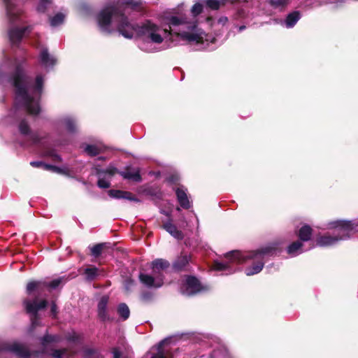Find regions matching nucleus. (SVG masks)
<instances>
[{
  "mask_svg": "<svg viewBox=\"0 0 358 358\" xmlns=\"http://www.w3.org/2000/svg\"><path fill=\"white\" fill-rule=\"evenodd\" d=\"M31 80L32 78L27 74L23 62H15L13 69L8 74V82L14 87L16 96L22 100L28 113L38 115L41 112L39 101H35L29 93Z\"/></svg>",
  "mask_w": 358,
  "mask_h": 358,
  "instance_id": "1",
  "label": "nucleus"
},
{
  "mask_svg": "<svg viewBox=\"0 0 358 358\" xmlns=\"http://www.w3.org/2000/svg\"><path fill=\"white\" fill-rule=\"evenodd\" d=\"M117 21L118 31L127 38H131L134 31H136L139 36H147L155 43H161L163 41V38L157 33L159 27L150 20H146L141 25L134 26L129 22L124 13L122 12Z\"/></svg>",
  "mask_w": 358,
  "mask_h": 358,
  "instance_id": "2",
  "label": "nucleus"
},
{
  "mask_svg": "<svg viewBox=\"0 0 358 358\" xmlns=\"http://www.w3.org/2000/svg\"><path fill=\"white\" fill-rule=\"evenodd\" d=\"M329 229H336L339 228L343 230L344 232L348 233L353 230L354 224L351 221L348 220H336L334 222H331L328 224ZM349 238L348 234H343L342 236H330L328 234H325L324 236H321L318 237L316 240L317 245L321 247L330 246L338 241L343 239H346Z\"/></svg>",
  "mask_w": 358,
  "mask_h": 358,
  "instance_id": "3",
  "label": "nucleus"
},
{
  "mask_svg": "<svg viewBox=\"0 0 358 358\" xmlns=\"http://www.w3.org/2000/svg\"><path fill=\"white\" fill-rule=\"evenodd\" d=\"M123 10L120 7L110 5L101 9L96 15V22L101 31L106 34H110V25L112 20L114 18L118 20Z\"/></svg>",
  "mask_w": 358,
  "mask_h": 358,
  "instance_id": "4",
  "label": "nucleus"
},
{
  "mask_svg": "<svg viewBox=\"0 0 358 358\" xmlns=\"http://www.w3.org/2000/svg\"><path fill=\"white\" fill-rule=\"evenodd\" d=\"M278 248L274 245L266 246L257 250L251 251L248 254H245L238 250H233L226 254V257L230 261L238 264L245 263L248 259H254L257 256L273 255L276 254Z\"/></svg>",
  "mask_w": 358,
  "mask_h": 358,
  "instance_id": "5",
  "label": "nucleus"
},
{
  "mask_svg": "<svg viewBox=\"0 0 358 358\" xmlns=\"http://www.w3.org/2000/svg\"><path fill=\"white\" fill-rule=\"evenodd\" d=\"M66 280L67 278L62 276L54 279L50 282L45 280H31L27 285L26 292L28 295H31L35 292L39 295L45 289V288L48 287L52 289H55L58 287L62 282H66Z\"/></svg>",
  "mask_w": 358,
  "mask_h": 358,
  "instance_id": "6",
  "label": "nucleus"
},
{
  "mask_svg": "<svg viewBox=\"0 0 358 358\" xmlns=\"http://www.w3.org/2000/svg\"><path fill=\"white\" fill-rule=\"evenodd\" d=\"M48 301L43 299L39 302H37V298L36 297L34 301L24 300V305L25 306V310L27 313L31 315V327L36 328L39 325V315L38 310L44 309L48 306Z\"/></svg>",
  "mask_w": 358,
  "mask_h": 358,
  "instance_id": "7",
  "label": "nucleus"
},
{
  "mask_svg": "<svg viewBox=\"0 0 358 358\" xmlns=\"http://www.w3.org/2000/svg\"><path fill=\"white\" fill-rule=\"evenodd\" d=\"M6 351L15 354L19 358H30L31 352L24 345L19 343H3L0 345V353Z\"/></svg>",
  "mask_w": 358,
  "mask_h": 358,
  "instance_id": "8",
  "label": "nucleus"
},
{
  "mask_svg": "<svg viewBox=\"0 0 358 358\" xmlns=\"http://www.w3.org/2000/svg\"><path fill=\"white\" fill-rule=\"evenodd\" d=\"M186 294L188 296H193L206 290L200 280L194 275H185Z\"/></svg>",
  "mask_w": 358,
  "mask_h": 358,
  "instance_id": "9",
  "label": "nucleus"
},
{
  "mask_svg": "<svg viewBox=\"0 0 358 358\" xmlns=\"http://www.w3.org/2000/svg\"><path fill=\"white\" fill-rule=\"evenodd\" d=\"M139 281L145 287L148 288H159L164 284L163 278L157 274L150 275L147 273H141L138 275Z\"/></svg>",
  "mask_w": 358,
  "mask_h": 358,
  "instance_id": "10",
  "label": "nucleus"
},
{
  "mask_svg": "<svg viewBox=\"0 0 358 358\" xmlns=\"http://www.w3.org/2000/svg\"><path fill=\"white\" fill-rule=\"evenodd\" d=\"M192 256L188 255H183L181 253L176 260L173 262L172 267L175 271H189V262H191Z\"/></svg>",
  "mask_w": 358,
  "mask_h": 358,
  "instance_id": "11",
  "label": "nucleus"
},
{
  "mask_svg": "<svg viewBox=\"0 0 358 358\" xmlns=\"http://www.w3.org/2000/svg\"><path fill=\"white\" fill-rule=\"evenodd\" d=\"M109 301V296L107 295L102 296L97 305V314L99 320L105 322L106 321H113V319L110 317L108 310L107 306Z\"/></svg>",
  "mask_w": 358,
  "mask_h": 358,
  "instance_id": "12",
  "label": "nucleus"
},
{
  "mask_svg": "<svg viewBox=\"0 0 358 358\" xmlns=\"http://www.w3.org/2000/svg\"><path fill=\"white\" fill-rule=\"evenodd\" d=\"M103 269H100L94 265L90 264L83 270L82 274L85 276V281L93 282L103 275Z\"/></svg>",
  "mask_w": 358,
  "mask_h": 358,
  "instance_id": "13",
  "label": "nucleus"
},
{
  "mask_svg": "<svg viewBox=\"0 0 358 358\" xmlns=\"http://www.w3.org/2000/svg\"><path fill=\"white\" fill-rule=\"evenodd\" d=\"M170 266L169 261L164 259H156L152 262V270L154 275H160L164 278L162 271L166 270Z\"/></svg>",
  "mask_w": 358,
  "mask_h": 358,
  "instance_id": "14",
  "label": "nucleus"
},
{
  "mask_svg": "<svg viewBox=\"0 0 358 358\" xmlns=\"http://www.w3.org/2000/svg\"><path fill=\"white\" fill-rule=\"evenodd\" d=\"M8 37L12 45L18 46L24 36L20 27H15L8 30Z\"/></svg>",
  "mask_w": 358,
  "mask_h": 358,
  "instance_id": "15",
  "label": "nucleus"
},
{
  "mask_svg": "<svg viewBox=\"0 0 358 358\" xmlns=\"http://www.w3.org/2000/svg\"><path fill=\"white\" fill-rule=\"evenodd\" d=\"M313 229L308 224H304L298 231L296 235L301 242L310 241L313 236Z\"/></svg>",
  "mask_w": 358,
  "mask_h": 358,
  "instance_id": "16",
  "label": "nucleus"
},
{
  "mask_svg": "<svg viewBox=\"0 0 358 358\" xmlns=\"http://www.w3.org/2000/svg\"><path fill=\"white\" fill-rule=\"evenodd\" d=\"M163 229L178 240H182L184 238L182 232L171 221L164 223Z\"/></svg>",
  "mask_w": 358,
  "mask_h": 358,
  "instance_id": "17",
  "label": "nucleus"
},
{
  "mask_svg": "<svg viewBox=\"0 0 358 358\" xmlns=\"http://www.w3.org/2000/svg\"><path fill=\"white\" fill-rule=\"evenodd\" d=\"M183 40L189 42H196V43H203V37L197 33H189L187 31H180L177 34Z\"/></svg>",
  "mask_w": 358,
  "mask_h": 358,
  "instance_id": "18",
  "label": "nucleus"
},
{
  "mask_svg": "<svg viewBox=\"0 0 358 358\" xmlns=\"http://www.w3.org/2000/svg\"><path fill=\"white\" fill-rule=\"evenodd\" d=\"M168 343H169V338H165L157 344V352L152 355L151 358H168L169 357H171L172 355L168 351H165L164 349V345L167 344Z\"/></svg>",
  "mask_w": 358,
  "mask_h": 358,
  "instance_id": "19",
  "label": "nucleus"
},
{
  "mask_svg": "<svg viewBox=\"0 0 358 358\" xmlns=\"http://www.w3.org/2000/svg\"><path fill=\"white\" fill-rule=\"evenodd\" d=\"M176 194L180 206L184 209H189L190 203L186 192L180 188H177L176 189Z\"/></svg>",
  "mask_w": 358,
  "mask_h": 358,
  "instance_id": "20",
  "label": "nucleus"
},
{
  "mask_svg": "<svg viewBox=\"0 0 358 358\" xmlns=\"http://www.w3.org/2000/svg\"><path fill=\"white\" fill-rule=\"evenodd\" d=\"M264 266L263 258H261V259L254 262L251 266L246 268L245 273L248 276L259 273L264 268Z\"/></svg>",
  "mask_w": 358,
  "mask_h": 358,
  "instance_id": "21",
  "label": "nucleus"
},
{
  "mask_svg": "<svg viewBox=\"0 0 358 358\" xmlns=\"http://www.w3.org/2000/svg\"><path fill=\"white\" fill-rule=\"evenodd\" d=\"M40 60L41 62L45 65V66H54L56 64V59L51 57L48 52V50L47 48H43L41 51L40 54Z\"/></svg>",
  "mask_w": 358,
  "mask_h": 358,
  "instance_id": "22",
  "label": "nucleus"
},
{
  "mask_svg": "<svg viewBox=\"0 0 358 358\" xmlns=\"http://www.w3.org/2000/svg\"><path fill=\"white\" fill-rule=\"evenodd\" d=\"M131 167L127 166L124 171H120V175L124 179L132 180L135 182L141 181L142 178L138 171L130 172Z\"/></svg>",
  "mask_w": 358,
  "mask_h": 358,
  "instance_id": "23",
  "label": "nucleus"
},
{
  "mask_svg": "<svg viewBox=\"0 0 358 358\" xmlns=\"http://www.w3.org/2000/svg\"><path fill=\"white\" fill-rule=\"evenodd\" d=\"M118 2L129 6L134 10L139 11L143 8L142 0H118Z\"/></svg>",
  "mask_w": 358,
  "mask_h": 358,
  "instance_id": "24",
  "label": "nucleus"
},
{
  "mask_svg": "<svg viewBox=\"0 0 358 358\" xmlns=\"http://www.w3.org/2000/svg\"><path fill=\"white\" fill-rule=\"evenodd\" d=\"M231 0H206V6L213 10H218L220 6H225Z\"/></svg>",
  "mask_w": 358,
  "mask_h": 358,
  "instance_id": "25",
  "label": "nucleus"
},
{
  "mask_svg": "<svg viewBox=\"0 0 358 358\" xmlns=\"http://www.w3.org/2000/svg\"><path fill=\"white\" fill-rule=\"evenodd\" d=\"M300 19V13L299 11H293L289 13L286 17L285 23L287 27H294Z\"/></svg>",
  "mask_w": 358,
  "mask_h": 358,
  "instance_id": "26",
  "label": "nucleus"
},
{
  "mask_svg": "<svg viewBox=\"0 0 358 358\" xmlns=\"http://www.w3.org/2000/svg\"><path fill=\"white\" fill-rule=\"evenodd\" d=\"M117 311L120 317L123 320H126L129 317L130 310L128 306L126 303H122L119 304V306H117Z\"/></svg>",
  "mask_w": 358,
  "mask_h": 358,
  "instance_id": "27",
  "label": "nucleus"
},
{
  "mask_svg": "<svg viewBox=\"0 0 358 358\" xmlns=\"http://www.w3.org/2000/svg\"><path fill=\"white\" fill-rule=\"evenodd\" d=\"M303 245L300 241H294L287 247V252L290 255H296L301 250Z\"/></svg>",
  "mask_w": 358,
  "mask_h": 358,
  "instance_id": "28",
  "label": "nucleus"
},
{
  "mask_svg": "<svg viewBox=\"0 0 358 358\" xmlns=\"http://www.w3.org/2000/svg\"><path fill=\"white\" fill-rule=\"evenodd\" d=\"M44 80L41 75L36 76L35 78V84L34 85V90L38 94L39 99H41V94L43 90Z\"/></svg>",
  "mask_w": 358,
  "mask_h": 358,
  "instance_id": "29",
  "label": "nucleus"
},
{
  "mask_svg": "<svg viewBox=\"0 0 358 358\" xmlns=\"http://www.w3.org/2000/svg\"><path fill=\"white\" fill-rule=\"evenodd\" d=\"M107 248L106 243H97L91 248V255L97 258L99 257L102 251Z\"/></svg>",
  "mask_w": 358,
  "mask_h": 358,
  "instance_id": "30",
  "label": "nucleus"
},
{
  "mask_svg": "<svg viewBox=\"0 0 358 358\" xmlns=\"http://www.w3.org/2000/svg\"><path fill=\"white\" fill-rule=\"evenodd\" d=\"M20 133L23 136H28L31 134V128L26 120H22L18 125Z\"/></svg>",
  "mask_w": 358,
  "mask_h": 358,
  "instance_id": "31",
  "label": "nucleus"
},
{
  "mask_svg": "<svg viewBox=\"0 0 358 358\" xmlns=\"http://www.w3.org/2000/svg\"><path fill=\"white\" fill-rule=\"evenodd\" d=\"M52 2V0H39L38 4L36 7V11L38 13H46Z\"/></svg>",
  "mask_w": 358,
  "mask_h": 358,
  "instance_id": "32",
  "label": "nucleus"
},
{
  "mask_svg": "<svg viewBox=\"0 0 358 358\" xmlns=\"http://www.w3.org/2000/svg\"><path fill=\"white\" fill-rule=\"evenodd\" d=\"M6 12L9 20L11 23H15L18 21L20 14L18 12L15 13L13 11L8 2L6 5Z\"/></svg>",
  "mask_w": 358,
  "mask_h": 358,
  "instance_id": "33",
  "label": "nucleus"
},
{
  "mask_svg": "<svg viewBox=\"0 0 358 358\" xmlns=\"http://www.w3.org/2000/svg\"><path fill=\"white\" fill-rule=\"evenodd\" d=\"M58 341L57 336L45 334L41 339V343L43 347H46L49 343H56Z\"/></svg>",
  "mask_w": 358,
  "mask_h": 358,
  "instance_id": "34",
  "label": "nucleus"
},
{
  "mask_svg": "<svg viewBox=\"0 0 358 358\" xmlns=\"http://www.w3.org/2000/svg\"><path fill=\"white\" fill-rule=\"evenodd\" d=\"M64 20V15L62 13H58L52 17H50V25L52 27H57L63 23Z\"/></svg>",
  "mask_w": 358,
  "mask_h": 358,
  "instance_id": "35",
  "label": "nucleus"
},
{
  "mask_svg": "<svg viewBox=\"0 0 358 358\" xmlns=\"http://www.w3.org/2000/svg\"><path fill=\"white\" fill-rule=\"evenodd\" d=\"M85 151L91 157H95L101 152L100 149L95 145H87Z\"/></svg>",
  "mask_w": 358,
  "mask_h": 358,
  "instance_id": "36",
  "label": "nucleus"
},
{
  "mask_svg": "<svg viewBox=\"0 0 358 358\" xmlns=\"http://www.w3.org/2000/svg\"><path fill=\"white\" fill-rule=\"evenodd\" d=\"M288 3V0H268V3L273 8H284Z\"/></svg>",
  "mask_w": 358,
  "mask_h": 358,
  "instance_id": "37",
  "label": "nucleus"
},
{
  "mask_svg": "<svg viewBox=\"0 0 358 358\" xmlns=\"http://www.w3.org/2000/svg\"><path fill=\"white\" fill-rule=\"evenodd\" d=\"M45 138V136H42L39 132H33L29 134V138L33 144H40L41 141Z\"/></svg>",
  "mask_w": 358,
  "mask_h": 358,
  "instance_id": "38",
  "label": "nucleus"
},
{
  "mask_svg": "<svg viewBox=\"0 0 358 358\" xmlns=\"http://www.w3.org/2000/svg\"><path fill=\"white\" fill-rule=\"evenodd\" d=\"M203 6L201 3H196L193 5L191 9V13L194 17H196L203 12Z\"/></svg>",
  "mask_w": 358,
  "mask_h": 358,
  "instance_id": "39",
  "label": "nucleus"
},
{
  "mask_svg": "<svg viewBox=\"0 0 358 358\" xmlns=\"http://www.w3.org/2000/svg\"><path fill=\"white\" fill-rule=\"evenodd\" d=\"M65 125L67 131L70 133H75L77 130L76 124L72 119H66L65 120Z\"/></svg>",
  "mask_w": 358,
  "mask_h": 358,
  "instance_id": "40",
  "label": "nucleus"
},
{
  "mask_svg": "<svg viewBox=\"0 0 358 358\" xmlns=\"http://www.w3.org/2000/svg\"><path fill=\"white\" fill-rule=\"evenodd\" d=\"M108 195L114 199H120L123 196L122 194H125L124 190H120V189H110L108 192Z\"/></svg>",
  "mask_w": 358,
  "mask_h": 358,
  "instance_id": "41",
  "label": "nucleus"
},
{
  "mask_svg": "<svg viewBox=\"0 0 358 358\" xmlns=\"http://www.w3.org/2000/svg\"><path fill=\"white\" fill-rule=\"evenodd\" d=\"M213 267L216 271H226L229 268V264L228 263L215 261L213 263Z\"/></svg>",
  "mask_w": 358,
  "mask_h": 358,
  "instance_id": "42",
  "label": "nucleus"
},
{
  "mask_svg": "<svg viewBox=\"0 0 358 358\" xmlns=\"http://www.w3.org/2000/svg\"><path fill=\"white\" fill-rule=\"evenodd\" d=\"M68 350L66 348H62L59 350H54L52 353V356L54 358H62L63 355L67 354Z\"/></svg>",
  "mask_w": 358,
  "mask_h": 358,
  "instance_id": "43",
  "label": "nucleus"
},
{
  "mask_svg": "<svg viewBox=\"0 0 358 358\" xmlns=\"http://www.w3.org/2000/svg\"><path fill=\"white\" fill-rule=\"evenodd\" d=\"M97 186L101 189H107L110 187V182L103 178H99L97 181Z\"/></svg>",
  "mask_w": 358,
  "mask_h": 358,
  "instance_id": "44",
  "label": "nucleus"
},
{
  "mask_svg": "<svg viewBox=\"0 0 358 358\" xmlns=\"http://www.w3.org/2000/svg\"><path fill=\"white\" fill-rule=\"evenodd\" d=\"M185 21L177 16H171L169 18V24L173 26H178L180 24H184Z\"/></svg>",
  "mask_w": 358,
  "mask_h": 358,
  "instance_id": "45",
  "label": "nucleus"
},
{
  "mask_svg": "<svg viewBox=\"0 0 358 358\" xmlns=\"http://www.w3.org/2000/svg\"><path fill=\"white\" fill-rule=\"evenodd\" d=\"M124 192L126 193L125 194H122V199H127V200H129V201H135V202H140L141 201L134 195L131 192H128V191H124Z\"/></svg>",
  "mask_w": 358,
  "mask_h": 358,
  "instance_id": "46",
  "label": "nucleus"
},
{
  "mask_svg": "<svg viewBox=\"0 0 358 358\" xmlns=\"http://www.w3.org/2000/svg\"><path fill=\"white\" fill-rule=\"evenodd\" d=\"M48 164H45L41 161H32L30 162V165L34 168H41L46 171V166Z\"/></svg>",
  "mask_w": 358,
  "mask_h": 358,
  "instance_id": "47",
  "label": "nucleus"
},
{
  "mask_svg": "<svg viewBox=\"0 0 358 358\" xmlns=\"http://www.w3.org/2000/svg\"><path fill=\"white\" fill-rule=\"evenodd\" d=\"M46 171H50L55 172V173H60V174H62L64 173V171L62 168H59L57 166L51 165V164H48V166H46Z\"/></svg>",
  "mask_w": 358,
  "mask_h": 358,
  "instance_id": "48",
  "label": "nucleus"
},
{
  "mask_svg": "<svg viewBox=\"0 0 358 358\" xmlns=\"http://www.w3.org/2000/svg\"><path fill=\"white\" fill-rule=\"evenodd\" d=\"M84 358H92L95 354V350L89 348H85L83 350Z\"/></svg>",
  "mask_w": 358,
  "mask_h": 358,
  "instance_id": "49",
  "label": "nucleus"
},
{
  "mask_svg": "<svg viewBox=\"0 0 358 358\" xmlns=\"http://www.w3.org/2000/svg\"><path fill=\"white\" fill-rule=\"evenodd\" d=\"M66 339L72 343H76L79 341L80 336L75 332L73 334H69L66 336Z\"/></svg>",
  "mask_w": 358,
  "mask_h": 358,
  "instance_id": "50",
  "label": "nucleus"
},
{
  "mask_svg": "<svg viewBox=\"0 0 358 358\" xmlns=\"http://www.w3.org/2000/svg\"><path fill=\"white\" fill-rule=\"evenodd\" d=\"M167 181L172 185H178L180 177L176 174H172L167 178Z\"/></svg>",
  "mask_w": 358,
  "mask_h": 358,
  "instance_id": "51",
  "label": "nucleus"
},
{
  "mask_svg": "<svg viewBox=\"0 0 358 358\" xmlns=\"http://www.w3.org/2000/svg\"><path fill=\"white\" fill-rule=\"evenodd\" d=\"M120 172L118 169L114 166H109L107 169H106V173L108 174L110 177L113 176L116 173H119Z\"/></svg>",
  "mask_w": 358,
  "mask_h": 358,
  "instance_id": "52",
  "label": "nucleus"
},
{
  "mask_svg": "<svg viewBox=\"0 0 358 358\" xmlns=\"http://www.w3.org/2000/svg\"><path fill=\"white\" fill-rule=\"evenodd\" d=\"M50 313H51L52 317L54 318H55L57 315L58 311H57V306L55 301H52V303H51Z\"/></svg>",
  "mask_w": 358,
  "mask_h": 358,
  "instance_id": "53",
  "label": "nucleus"
},
{
  "mask_svg": "<svg viewBox=\"0 0 358 358\" xmlns=\"http://www.w3.org/2000/svg\"><path fill=\"white\" fill-rule=\"evenodd\" d=\"M144 193L146 195L151 196H157V192L152 187L145 189L144 190Z\"/></svg>",
  "mask_w": 358,
  "mask_h": 358,
  "instance_id": "54",
  "label": "nucleus"
},
{
  "mask_svg": "<svg viewBox=\"0 0 358 358\" xmlns=\"http://www.w3.org/2000/svg\"><path fill=\"white\" fill-rule=\"evenodd\" d=\"M111 352L113 355V358H120L122 356V353L120 350V348L117 347L112 348Z\"/></svg>",
  "mask_w": 358,
  "mask_h": 358,
  "instance_id": "55",
  "label": "nucleus"
},
{
  "mask_svg": "<svg viewBox=\"0 0 358 358\" xmlns=\"http://www.w3.org/2000/svg\"><path fill=\"white\" fill-rule=\"evenodd\" d=\"M55 150L54 149H52V148H48V149H45L43 152V157H52V156L54 155V154L55 153Z\"/></svg>",
  "mask_w": 358,
  "mask_h": 358,
  "instance_id": "56",
  "label": "nucleus"
},
{
  "mask_svg": "<svg viewBox=\"0 0 358 358\" xmlns=\"http://www.w3.org/2000/svg\"><path fill=\"white\" fill-rule=\"evenodd\" d=\"M20 29L25 35L27 33L30 34L32 31L34 27L32 25H27L23 27H20Z\"/></svg>",
  "mask_w": 358,
  "mask_h": 358,
  "instance_id": "57",
  "label": "nucleus"
},
{
  "mask_svg": "<svg viewBox=\"0 0 358 358\" xmlns=\"http://www.w3.org/2000/svg\"><path fill=\"white\" fill-rule=\"evenodd\" d=\"M52 161L55 162H62V157L57 155L56 152L54 154L52 157H51Z\"/></svg>",
  "mask_w": 358,
  "mask_h": 358,
  "instance_id": "58",
  "label": "nucleus"
},
{
  "mask_svg": "<svg viewBox=\"0 0 358 358\" xmlns=\"http://www.w3.org/2000/svg\"><path fill=\"white\" fill-rule=\"evenodd\" d=\"M106 174V169H97L96 170V175L101 178V176Z\"/></svg>",
  "mask_w": 358,
  "mask_h": 358,
  "instance_id": "59",
  "label": "nucleus"
},
{
  "mask_svg": "<svg viewBox=\"0 0 358 358\" xmlns=\"http://www.w3.org/2000/svg\"><path fill=\"white\" fill-rule=\"evenodd\" d=\"M197 27V25H196V22H193V23H191L189 26H188V29H189L190 30L192 31H194Z\"/></svg>",
  "mask_w": 358,
  "mask_h": 358,
  "instance_id": "60",
  "label": "nucleus"
},
{
  "mask_svg": "<svg viewBox=\"0 0 358 358\" xmlns=\"http://www.w3.org/2000/svg\"><path fill=\"white\" fill-rule=\"evenodd\" d=\"M222 350H223L224 351V352H225V357H226V358H231V355H229V352L228 350H227V349H226V348H224Z\"/></svg>",
  "mask_w": 358,
  "mask_h": 358,
  "instance_id": "61",
  "label": "nucleus"
},
{
  "mask_svg": "<svg viewBox=\"0 0 358 358\" xmlns=\"http://www.w3.org/2000/svg\"><path fill=\"white\" fill-rule=\"evenodd\" d=\"M220 350H213V353L210 355L209 358H214V355H215Z\"/></svg>",
  "mask_w": 358,
  "mask_h": 358,
  "instance_id": "62",
  "label": "nucleus"
},
{
  "mask_svg": "<svg viewBox=\"0 0 358 358\" xmlns=\"http://www.w3.org/2000/svg\"><path fill=\"white\" fill-rule=\"evenodd\" d=\"M228 20L227 17H222L220 19V22H226Z\"/></svg>",
  "mask_w": 358,
  "mask_h": 358,
  "instance_id": "63",
  "label": "nucleus"
},
{
  "mask_svg": "<svg viewBox=\"0 0 358 358\" xmlns=\"http://www.w3.org/2000/svg\"><path fill=\"white\" fill-rule=\"evenodd\" d=\"M245 29V26H244V25L241 26V27H239V31H243V29Z\"/></svg>",
  "mask_w": 358,
  "mask_h": 358,
  "instance_id": "64",
  "label": "nucleus"
}]
</instances>
